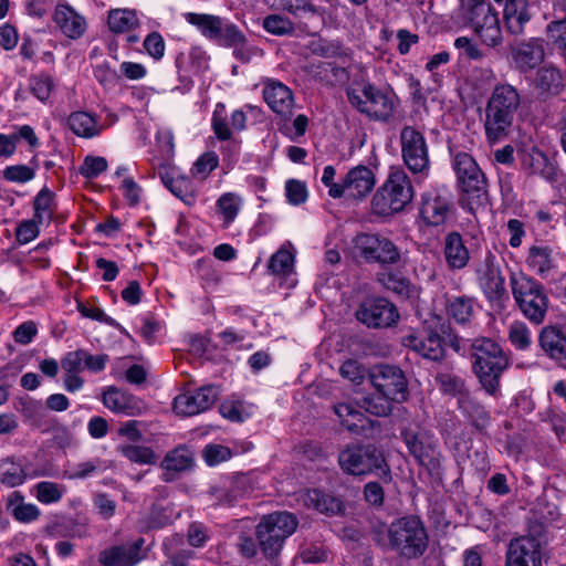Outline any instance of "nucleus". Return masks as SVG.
Returning a JSON list of instances; mask_svg holds the SVG:
<instances>
[{"label":"nucleus","instance_id":"3","mask_svg":"<svg viewBox=\"0 0 566 566\" xmlns=\"http://www.w3.org/2000/svg\"><path fill=\"white\" fill-rule=\"evenodd\" d=\"M512 296L523 317L533 325H542L548 314L551 300L545 286L531 275H510Z\"/></svg>","mask_w":566,"mask_h":566},{"label":"nucleus","instance_id":"2","mask_svg":"<svg viewBox=\"0 0 566 566\" xmlns=\"http://www.w3.org/2000/svg\"><path fill=\"white\" fill-rule=\"evenodd\" d=\"M520 106L521 95L515 86L500 83L493 87L485 105L484 130L489 143H499L510 135Z\"/></svg>","mask_w":566,"mask_h":566},{"label":"nucleus","instance_id":"35","mask_svg":"<svg viewBox=\"0 0 566 566\" xmlns=\"http://www.w3.org/2000/svg\"><path fill=\"white\" fill-rule=\"evenodd\" d=\"M185 19L210 40H217L222 34L223 20L218 15L188 12L185 14Z\"/></svg>","mask_w":566,"mask_h":566},{"label":"nucleus","instance_id":"36","mask_svg":"<svg viewBox=\"0 0 566 566\" xmlns=\"http://www.w3.org/2000/svg\"><path fill=\"white\" fill-rule=\"evenodd\" d=\"M304 503L327 515H336L344 510L343 502L338 497L319 490L307 491L304 495Z\"/></svg>","mask_w":566,"mask_h":566},{"label":"nucleus","instance_id":"17","mask_svg":"<svg viewBox=\"0 0 566 566\" xmlns=\"http://www.w3.org/2000/svg\"><path fill=\"white\" fill-rule=\"evenodd\" d=\"M452 213L453 205L447 189H431L422 195L420 217L428 226H443Z\"/></svg>","mask_w":566,"mask_h":566},{"label":"nucleus","instance_id":"25","mask_svg":"<svg viewBox=\"0 0 566 566\" xmlns=\"http://www.w3.org/2000/svg\"><path fill=\"white\" fill-rule=\"evenodd\" d=\"M263 98L268 106L281 116H289L293 108V93L283 83L276 80L264 81Z\"/></svg>","mask_w":566,"mask_h":566},{"label":"nucleus","instance_id":"27","mask_svg":"<svg viewBox=\"0 0 566 566\" xmlns=\"http://www.w3.org/2000/svg\"><path fill=\"white\" fill-rule=\"evenodd\" d=\"M542 350L554 360H566V332L557 325H546L538 334Z\"/></svg>","mask_w":566,"mask_h":566},{"label":"nucleus","instance_id":"12","mask_svg":"<svg viewBox=\"0 0 566 566\" xmlns=\"http://www.w3.org/2000/svg\"><path fill=\"white\" fill-rule=\"evenodd\" d=\"M355 249L368 263L396 264L400 252L387 237L376 233H360L355 238Z\"/></svg>","mask_w":566,"mask_h":566},{"label":"nucleus","instance_id":"33","mask_svg":"<svg viewBox=\"0 0 566 566\" xmlns=\"http://www.w3.org/2000/svg\"><path fill=\"white\" fill-rule=\"evenodd\" d=\"M444 258L448 266L452 270H461L467 266L470 253L459 233L451 232L446 237Z\"/></svg>","mask_w":566,"mask_h":566},{"label":"nucleus","instance_id":"15","mask_svg":"<svg viewBox=\"0 0 566 566\" xmlns=\"http://www.w3.org/2000/svg\"><path fill=\"white\" fill-rule=\"evenodd\" d=\"M392 401L395 400L386 395L378 394L366 397L363 407L353 403H338L334 407V412L343 424H356L364 419L361 409L377 417H386L392 409Z\"/></svg>","mask_w":566,"mask_h":566},{"label":"nucleus","instance_id":"37","mask_svg":"<svg viewBox=\"0 0 566 566\" xmlns=\"http://www.w3.org/2000/svg\"><path fill=\"white\" fill-rule=\"evenodd\" d=\"M555 8H559L564 15H555L546 25L545 33L552 46L562 53L566 51V6L559 2L555 4Z\"/></svg>","mask_w":566,"mask_h":566},{"label":"nucleus","instance_id":"18","mask_svg":"<svg viewBox=\"0 0 566 566\" xmlns=\"http://www.w3.org/2000/svg\"><path fill=\"white\" fill-rule=\"evenodd\" d=\"M476 281L490 301H497L505 295V280L496 256L488 251L475 269Z\"/></svg>","mask_w":566,"mask_h":566},{"label":"nucleus","instance_id":"8","mask_svg":"<svg viewBox=\"0 0 566 566\" xmlns=\"http://www.w3.org/2000/svg\"><path fill=\"white\" fill-rule=\"evenodd\" d=\"M453 168L461 190L460 202L470 212H474L486 201V178L473 157L467 153L454 156Z\"/></svg>","mask_w":566,"mask_h":566},{"label":"nucleus","instance_id":"1","mask_svg":"<svg viewBox=\"0 0 566 566\" xmlns=\"http://www.w3.org/2000/svg\"><path fill=\"white\" fill-rule=\"evenodd\" d=\"M378 543H382L403 560H415L427 553L429 535L423 521L410 514L391 521Z\"/></svg>","mask_w":566,"mask_h":566},{"label":"nucleus","instance_id":"46","mask_svg":"<svg viewBox=\"0 0 566 566\" xmlns=\"http://www.w3.org/2000/svg\"><path fill=\"white\" fill-rule=\"evenodd\" d=\"M510 343L518 350H527L532 345V332L523 321H513L507 328Z\"/></svg>","mask_w":566,"mask_h":566},{"label":"nucleus","instance_id":"61","mask_svg":"<svg viewBox=\"0 0 566 566\" xmlns=\"http://www.w3.org/2000/svg\"><path fill=\"white\" fill-rule=\"evenodd\" d=\"M202 457L208 465L213 467L229 460L232 457V452L224 446L208 444L202 451Z\"/></svg>","mask_w":566,"mask_h":566},{"label":"nucleus","instance_id":"39","mask_svg":"<svg viewBox=\"0 0 566 566\" xmlns=\"http://www.w3.org/2000/svg\"><path fill=\"white\" fill-rule=\"evenodd\" d=\"M107 24L114 33H125L139 25L137 12L130 9H113L108 12Z\"/></svg>","mask_w":566,"mask_h":566},{"label":"nucleus","instance_id":"20","mask_svg":"<svg viewBox=\"0 0 566 566\" xmlns=\"http://www.w3.org/2000/svg\"><path fill=\"white\" fill-rule=\"evenodd\" d=\"M218 391L213 386H203L195 391H186L174 399L176 415L190 417L209 409L217 400Z\"/></svg>","mask_w":566,"mask_h":566},{"label":"nucleus","instance_id":"21","mask_svg":"<svg viewBox=\"0 0 566 566\" xmlns=\"http://www.w3.org/2000/svg\"><path fill=\"white\" fill-rule=\"evenodd\" d=\"M144 539L113 545L98 554L99 566H136L143 560L142 547Z\"/></svg>","mask_w":566,"mask_h":566},{"label":"nucleus","instance_id":"30","mask_svg":"<svg viewBox=\"0 0 566 566\" xmlns=\"http://www.w3.org/2000/svg\"><path fill=\"white\" fill-rule=\"evenodd\" d=\"M566 72L553 64H546L536 72L534 85L545 95L558 94L565 85Z\"/></svg>","mask_w":566,"mask_h":566},{"label":"nucleus","instance_id":"31","mask_svg":"<svg viewBox=\"0 0 566 566\" xmlns=\"http://www.w3.org/2000/svg\"><path fill=\"white\" fill-rule=\"evenodd\" d=\"M102 400L106 408L116 413L134 416L139 409L138 401L134 396L113 386L103 392Z\"/></svg>","mask_w":566,"mask_h":566},{"label":"nucleus","instance_id":"51","mask_svg":"<svg viewBox=\"0 0 566 566\" xmlns=\"http://www.w3.org/2000/svg\"><path fill=\"white\" fill-rule=\"evenodd\" d=\"M211 126L217 138L220 140H228L232 136L231 122L228 120L226 106L221 103L216 105Z\"/></svg>","mask_w":566,"mask_h":566},{"label":"nucleus","instance_id":"53","mask_svg":"<svg viewBox=\"0 0 566 566\" xmlns=\"http://www.w3.org/2000/svg\"><path fill=\"white\" fill-rule=\"evenodd\" d=\"M20 499L21 496L18 492H13L9 497V506H12V515L14 518L23 523L36 520L40 515V510L36 505L31 503H19L13 506V501Z\"/></svg>","mask_w":566,"mask_h":566},{"label":"nucleus","instance_id":"48","mask_svg":"<svg viewBox=\"0 0 566 566\" xmlns=\"http://www.w3.org/2000/svg\"><path fill=\"white\" fill-rule=\"evenodd\" d=\"M377 281L387 290L399 295L408 296L410 293V282L399 273L392 271H381L377 274Z\"/></svg>","mask_w":566,"mask_h":566},{"label":"nucleus","instance_id":"5","mask_svg":"<svg viewBox=\"0 0 566 566\" xmlns=\"http://www.w3.org/2000/svg\"><path fill=\"white\" fill-rule=\"evenodd\" d=\"M507 367L509 359L494 340L481 338L473 343V369L489 395H499L500 378Z\"/></svg>","mask_w":566,"mask_h":566},{"label":"nucleus","instance_id":"13","mask_svg":"<svg viewBox=\"0 0 566 566\" xmlns=\"http://www.w3.org/2000/svg\"><path fill=\"white\" fill-rule=\"evenodd\" d=\"M544 541L535 534H526L510 541L505 566H543Z\"/></svg>","mask_w":566,"mask_h":566},{"label":"nucleus","instance_id":"19","mask_svg":"<svg viewBox=\"0 0 566 566\" xmlns=\"http://www.w3.org/2000/svg\"><path fill=\"white\" fill-rule=\"evenodd\" d=\"M356 318L368 327H389L399 318L396 306L384 297L367 298L359 305Z\"/></svg>","mask_w":566,"mask_h":566},{"label":"nucleus","instance_id":"49","mask_svg":"<svg viewBox=\"0 0 566 566\" xmlns=\"http://www.w3.org/2000/svg\"><path fill=\"white\" fill-rule=\"evenodd\" d=\"M30 88L32 94L41 102H46L54 88V78L48 73H38L30 78Z\"/></svg>","mask_w":566,"mask_h":566},{"label":"nucleus","instance_id":"47","mask_svg":"<svg viewBox=\"0 0 566 566\" xmlns=\"http://www.w3.org/2000/svg\"><path fill=\"white\" fill-rule=\"evenodd\" d=\"M294 269V255L285 248L279 249L270 259L269 270L274 275L287 276Z\"/></svg>","mask_w":566,"mask_h":566},{"label":"nucleus","instance_id":"64","mask_svg":"<svg viewBox=\"0 0 566 566\" xmlns=\"http://www.w3.org/2000/svg\"><path fill=\"white\" fill-rule=\"evenodd\" d=\"M218 41H221L227 46H244L245 36L243 33L231 23L222 24V34Z\"/></svg>","mask_w":566,"mask_h":566},{"label":"nucleus","instance_id":"57","mask_svg":"<svg viewBox=\"0 0 566 566\" xmlns=\"http://www.w3.org/2000/svg\"><path fill=\"white\" fill-rule=\"evenodd\" d=\"M35 168L28 165L7 166L3 171V178L9 182L25 184L34 179Z\"/></svg>","mask_w":566,"mask_h":566},{"label":"nucleus","instance_id":"52","mask_svg":"<svg viewBox=\"0 0 566 566\" xmlns=\"http://www.w3.org/2000/svg\"><path fill=\"white\" fill-rule=\"evenodd\" d=\"M34 488L38 501L43 504L59 502L65 492V488L63 485L50 481L39 482Z\"/></svg>","mask_w":566,"mask_h":566},{"label":"nucleus","instance_id":"59","mask_svg":"<svg viewBox=\"0 0 566 566\" xmlns=\"http://www.w3.org/2000/svg\"><path fill=\"white\" fill-rule=\"evenodd\" d=\"M339 374L350 382L360 385L366 377V368L358 360L348 359L342 364Z\"/></svg>","mask_w":566,"mask_h":566},{"label":"nucleus","instance_id":"28","mask_svg":"<svg viewBox=\"0 0 566 566\" xmlns=\"http://www.w3.org/2000/svg\"><path fill=\"white\" fill-rule=\"evenodd\" d=\"M53 21L61 32L70 39H78L86 30V21L69 4H57L53 13Z\"/></svg>","mask_w":566,"mask_h":566},{"label":"nucleus","instance_id":"11","mask_svg":"<svg viewBox=\"0 0 566 566\" xmlns=\"http://www.w3.org/2000/svg\"><path fill=\"white\" fill-rule=\"evenodd\" d=\"M401 157L407 168L415 175L427 177L430 170L428 145L423 135L412 126L400 132Z\"/></svg>","mask_w":566,"mask_h":566},{"label":"nucleus","instance_id":"55","mask_svg":"<svg viewBox=\"0 0 566 566\" xmlns=\"http://www.w3.org/2000/svg\"><path fill=\"white\" fill-rule=\"evenodd\" d=\"M530 167L532 174L546 180H551L555 176V167L543 151L536 150L530 155Z\"/></svg>","mask_w":566,"mask_h":566},{"label":"nucleus","instance_id":"22","mask_svg":"<svg viewBox=\"0 0 566 566\" xmlns=\"http://www.w3.org/2000/svg\"><path fill=\"white\" fill-rule=\"evenodd\" d=\"M511 54L516 69L521 72H528L544 61V42L539 38H530L511 45Z\"/></svg>","mask_w":566,"mask_h":566},{"label":"nucleus","instance_id":"14","mask_svg":"<svg viewBox=\"0 0 566 566\" xmlns=\"http://www.w3.org/2000/svg\"><path fill=\"white\" fill-rule=\"evenodd\" d=\"M373 387L378 394L401 402L408 397V385L403 371L394 365L380 364L369 374Z\"/></svg>","mask_w":566,"mask_h":566},{"label":"nucleus","instance_id":"9","mask_svg":"<svg viewBox=\"0 0 566 566\" xmlns=\"http://www.w3.org/2000/svg\"><path fill=\"white\" fill-rule=\"evenodd\" d=\"M298 521L290 512H273L262 516L256 525V539L265 558L275 559L283 548V544L296 530Z\"/></svg>","mask_w":566,"mask_h":566},{"label":"nucleus","instance_id":"43","mask_svg":"<svg viewBox=\"0 0 566 566\" xmlns=\"http://www.w3.org/2000/svg\"><path fill=\"white\" fill-rule=\"evenodd\" d=\"M117 451L130 462L140 465H153L157 462V454L150 447L122 443Z\"/></svg>","mask_w":566,"mask_h":566},{"label":"nucleus","instance_id":"41","mask_svg":"<svg viewBox=\"0 0 566 566\" xmlns=\"http://www.w3.org/2000/svg\"><path fill=\"white\" fill-rule=\"evenodd\" d=\"M401 436L409 452L419 461H422L428 455V450L432 449V440L424 431H413L410 428H406L402 430Z\"/></svg>","mask_w":566,"mask_h":566},{"label":"nucleus","instance_id":"63","mask_svg":"<svg viewBox=\"0 0 566 566\" xmlns=\"http://www.w3.org/2000/svg\"><path fill=\"white\" fill-rule=\"evenodd\" d=\"M266 3L276 10H284L296 14L300 11L314 12V7L305 0H265Z\"/></svg>","mask_w":566,"mask_h":566},{"label":"nucleus","instance_id":"32","mask_svg":"<svg viewBox=\"0 0 566 566\" xmlns=\"http://www.w3.org/2000/svg\"><path fill=\"white\" fill-rule=\"evenodd\" d=\"M70 129L78 137L93 138L98 136L105 128L97 118L88 112H73L67 117Z\"/></svg>","mask_w":566,"mask_h":566},{"label":"nucleus","instance_id":"6","mask_svg":"<svg viewBox=\"0 0 566 566\" xmlns=\"http://www.w3.org/2000/svg\"><path fill=\"white\" fill-rule=\"evenodd\" d=\"M335 167L325 166L321 181L328 189V196L333 199L363 200L371 192L376 184L373 170L363 165L349 169L340 181H335Z\"/></svg>","mask_w":566,"mask_h":566},{"label":"nucleus","instance_id":"50","mask_svg":"<svg viewBox=\"0 0 566 566\" xmlns=\"http://www.w3.org/2000/svg\"><path fill=\"white\" fill-rule=\"evenodd\" d=\"M219 166V156L214 151H206L193 163L190 174L193 178L205 180Z\"/></svg>","mask_w":566,"mask_h":566},{"label":"nucleus","instance_id":"10","mask_svg":"<svg viewBox=\"0 0 566 566\" xmlns=\"http://www.w3.org/2000/svg\"><path fill=\"white\" fill-rule=\"evenodd\" d=\"M346 93L352 106L371 119L386 122L394 115L397 96L391 91L364 84L360 90L349 87Z\"/></svg>","mask_w":566,"mask_h":566},{"label":"nucleus","instance_id":"45","mask_svg":"<svg viewBox=\"0 0 566 566\" xmlns=\"http://www.w3.org/2000/svg\"><path fill=\"white\" fill-rule=\"evenodd\" d=\"M27 473L22 465L11 458L0 460V483L6 488H15L24 483Z\"/></svg>","mask_w":566,"mask_h":566},{"label":"nucleus","instance_id":"23","mask_svg":"<svg viewBox=\"0 0 566 566\" xmlns=\"http://www.w3.org/2000/svg\"><path fill=\"white\" fill-rule=\"evenodd\" d=\"M195 465V453L188 447L181 444L168 451L159 467L163 469L164 482L175 481L179 474L189 471Z\"/></svg>","mask_w":566,"mask_h":566},{"label":"nucleus","instance_id":"34","mask_svg":"<svg viewBox=\"0 0 566 566\" xmlns=\"http://www.w3.org/2000/svg\"><path fill=\"white\" fill-rule=\"evenodd\" d=\"M165 187L177 198L187 205H192L196 199L192 181L186 176H174L168 170L159 172Z\"/></svg>","mask_w":566,"mask_h":566},{"label":"nucleus","instance_id":"24","mask_svg":"<svg viewBox=\"0 0 566 566\" xmlns=\"http://www.w3.org/2000/svg\"><path fill=\"white\" fill-rule=\"evenodd\" d=\"M402 344L429 360L438 361L444 356V342L437 333H428L426 335L409 334L403 337Z\"/></svg>","mask_w":566,"mask_h":566},{"label":"nucleus","instance_id":"42","mask_svg":"<svg viewBox=\"0 0 566 566\" xmlns=\"http://www.w3.org/2000/svg\"><path fill=\"white\" fill-rule=\"evenodd\" d=\"M254 406L241 400H224L219 406L223 419L230 422H244L254 413Z\"/></svg>","mask_w":566,"mask_h":566},{"label":"nucleus","instance_id":"4","mask_svg":"<svg viewBox=\"0 0 566 566\" xmlns=\"http://www.w3.org/2000/svg\"><path fill=\"white\" fill-rule=\"evenodd\" d=\"M415 196L411 180L401 167H390L387 178L371 199L373 211L382 217L401 212Z\"/></svg>","mask_w":566,"mask_h":566},{"label":"nucleus","instance_id":"16","mask_svg":"<svg viewBox=\"0 0 566 566\" xmlns=\"http://www.w3.org/2000/svg\"><path fill=\"white\" fill-rule=\"evenodd\" d=\"M465 14L474 32L484 44L494 48L502 43L499 15L491 4L478 6L476 9L467 11Z\"/></svg>","mask_w":566,"mask_h":566},{"label":"nucleus","instance_id":"60","mask_svg":"<svg viewBox=\"0 0 566 566\" xmlns=\"http://www.w3.org/2000/svg\"><path fill=\"white\" fill-rule=\"evenodd\" d=\"M285 195L291 205L297 206L305 202L308 197L306 184L296 179L287 180L285 184Z\"/></svg>","mask_w":566,"mask_h":566},{"label":"nucleus","instance_id":"62","mask_svg":"<svg viewBox=\"0 0 566 566\" xmlns=\"http://www.w3.org/2000/svg\"><path fill=\"white\" fill-rule=\"evenodd\" d=\"M41 224L44 223L38 222L35 218L22 221L15 230L17 240L21 244H27L33 241L40 233L39 227Z\"/></svg>","mask_w":566,"mask_h":566},{"label":"nucleus","instance_id":"58","mask_svg":"<svg viewBox=\"0 0 566 566\" xmlns=\"http://www.w3.org/2000/svg\"><path fill=\"white\" fill-rule=\"evenodd\" d=\"M107 160L102 156H86L80 166V174L86 179H94L107 169Z\"/></svg>","mask_w":566,"mask_h":566},{"label":"nucleus","instance_id":"56","mask_svg":"<svg viewBox=\"0 0 566 566\" xmlns=\"http://www.w3.org/2000/svg\"><path fill=\"white\" fill-rule=\"evenodd\" d=\"M262 25L265 31L279 36L289 35L294 32L293 22L279 14L268 15L264 18Z\"/></svg>","mask_w":566,"mask_h":566},{"label":"nucleus","instance_id":"7","mask_svg":"<svg viewBox=\"0 0 566 566\" xmlns=\"http://www.w3.org/2000/svg\"><path fill=\"white\" fill-rule=\"evenodd\" d=\"M342 470L352 475H377L384 483L392 481L391 469L384 452L373 444L352 446L338 455Z\"/></svg>","mask_w":566,"mask_h":566},{"label":"nucleus","instance_id":"40","mask_svg":"<svg viewBox=\"0 0 566 566\" xmlns=\"http://www.w3.org/2000/svg\"><path fill=\"white\" fill-rule=\"evenodd\" d=\"M243 205V199L235 192L222 193L216 201L218 213L223 220V227L228 228L238 217Z\"/></svg>","mask_w":566,"mask_h":566},{"label":"nucleus","instance_id":"38","mask_svg":"<svg viewBox=\"0 0 566 566\" xmlns=\"http://www.w3.org/2000/svg\"><path fill=\"white\" fill-rule=\"evenodd\" d=\"M474 300L469 296H453L446 305L447 314L458 324H467L474 314Z\"/></svg>","mask_w":566,"mask_h":566},{"label":"nucleus","instance_id":"44","mask_svg":"<svg viewBox=\"0 0 566 566\" xmlns=\"http://www.w3.org/2000/svg\"><path fill=\"white\" fill-rule=\"evenodd\" d=\"M33 218L38 222L50 223L55 212L54 193L46 187L42 188L33 201Z\"/></svg>","mask_w":566,"mask_h":566},{"label":"nucleus","instance_id":"54","mask_svg":"<svg viewBox=\"0 0 566 566\" xmlns=\"http://www.w3.org/2000/svg\"><path fill=\"white\" fill-rule=\"evenodd\" d=\"M436 384L439 389L447 395L457 396L461 394L464 389V381L461 377L454 375L449 371L438 373L436 378Z\"/></svg>","mask_w":566,"mask_h":566},{"label":"nucleus","instance_id":"26","mask_svg":"<svg viewBox=\"0 0 566 566\" xmlns=\"http://www.w3.org/2000/svg\"><path fill=\"white\" fill-rule=\"evenodd\" d=\"M502 13L505 30L512 35L524 34L527 23L533 18L530 0H518L506 4Z\"/></svg>","mask_w":566,"mask_h":566},{"label":"nucleus","instance_id":"29","mask_svg":"<svg viewBox=\"0 0 566 566\" xmlns=\"http://www.w3.org/2000/svg\"><path fill=\"white\" fill-rule=\"evenodd\" d=\"M526 266L542 279L548 277L556 269L553 249L546 244H533L525 259Z\"/></svg>","mask_w":566,"mask_h":566}]
</instances>
